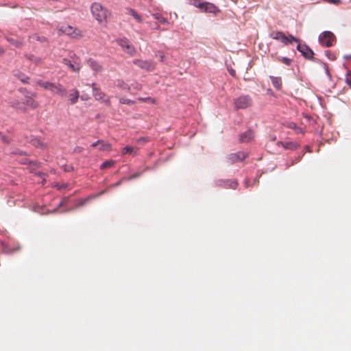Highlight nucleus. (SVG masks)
I'll list each match as a JSON object with an SVG mask.
<instances>
[{"label": "nucleus", "mask_w": 351, "mask_h": 351, "mask_svg": "<svg viewBox=\"0 0 351 351\" xmlns=\"http://www.w3.org/2000/svg\"><path fill=\"white\" fill-rule=\"evenodd\" d=\"M193 2H197V0H192Z\"/></svg>", "instance_id": "nucleus-50"}, {"label": "nucleus", "mask_w": 351, "mask_h": 351, "mask_svg": "<svg viewBox=\"0 0 351 351\" xmlns=\"http://www.w3.org/2000/svg\"><path fill=\"white\" fill-rule=\"evenodd\" d=\"M27 105L31 106L32 108H36L38 107V103L34 100L29 99L27 100Z\"/></svg>", "instance_id": "nucleus-33"}, {"label": "nucleus", "mask_w": 351, "mask_h": 351, "mask_svg": "<svg viewBox=\"0 0 351 351\" xmlns=\"http://www.w3.org/2000/svg\"><path fill=\"white\" fill-rule=\"evenodd\" d=\"M36 84L45 90L51 91L60 97H64L66 93V88L60 83H53L49 81L38 80L36 82Z\"/></svg>", "instance_id": "nucleus-1"}, {"label": "nucleus", "mask_w": 351, "mask_h": 351, "mask_svg": "<svg viewBox=\"0 0 351 351\" xmlns=\"http://www.w3.org/2000/svg\"><path fill=\"white\" fill-rule=\"evenodd\" d=\"M153 16L154 17V19H156V20H158L160 23H162V24H167L169 23V21L168 20L165 18L164 16H162L159 13H155L153 14Z\"/></svg>", "instance_id": "nucleus-27"}, {"label": "nucleus", "mask_w": 351, "mask_h": 351, "mask_svg": "<svg viewBox=\"0 0 351 351\" xmlns=\"http://www.w3.org/2000/svg\"><path fill=\"white\" fill-rule=\"evenodd\" d=\"M62 63L68 66L72 71L75 73H79L82 67L79 62H72L71 60L68 58H64L62 60Z\"/></svg>", "instance_id": "nucleus-12"}, {"label": "nucleus", "mask_w": 351, "mask_h": 351, "mask_svg": "<svg viewBox=\"0 0 351 351\" xmlns=\"http://www.w3.org/2000/svg\"><path fill=\"white\" fill-rule=\"evenodd\" d=\"M29 39L36 40L37 41L43 43L47 41V38L45 36H40L37 34H34L29 37Z\"/></svg>", "instance_id": "nucleus-29"}, {"label": "nucleus", "mask_w": 351, "mask_h": 351, "mask_svg": "<svg viewBox=\"0 0 351 351\" xmlns=\"http://www.w3.org/2000/svg\"><path fill=\"white\" fill-rule=\"evenodd\" d=\"M326 3H332L335 5H339L341 3V0H324Z\"/></svg>", "instance_id": "nucleus-35"}, {"label": "nucleus", "mask_w": 351, "mask_h": 351, "mask_svg": "<svg viewBox=\"0 0 351 351\" xmlns=\"http://www.w3.org/2000/svg\"><path fill=\"white\" fill-rule=\"evenodd\" d=\"M80 98L83 101H87L90 97L88 95L86 94H82L81 96H80Z\"/></svg>", "instance_id": "nucleus-40"}, {"label": "nucleus", "mask_w": 351, "mask_h": 351, "mask_svg": "<svg viewBox=\"0 0 351 351\" xmlns=\"http://www.w3.org/2000/svg\"><path fill=\"white\" fill-rule=\"evenodd\" d=\"M288 37V40H289V43H291L292 42H296V43H299V39H298L297 38L294 37L292 35H289Z\"/></svg>", "instance_id": "nucleus-36"}, {"label": "nucleus", "mask_w": 351, "mask_h": 351, "mask_svg": "<svg viewBox=\"0 0 351 351\" xmlns=\"http://www.w3.org/2000/svg\"><path fill=\"white\" fill-rule=\"evenodd\" d=\"M12 106L16 108H19V109H22L23 108V107L21 105V104L19 102H16V101H13L12 102Z\"/></svg>", "instance_id": "nucleus-38"}, {"label": "nucleus", "mask_w": 351, "mask_h": 351, "mask_svg": "<svg viewBox=\"0 0 351 351\" xmlns=\"http://www.w3.org/2000/svg\"><path fill=\"white\" fill-rule=\"evenodd\" d=\"M320 43L326 47H330L333 45L336 38L333 33L329 31L324 32L319 37Z\"/></svg>", "instance_id": "nucleus-6"}, {"label": "nucleus", "mask_w": 351, "mask_h": 351, "mask_svg": "<svg viewBox=\"0 0 351 351\" xmlns=\"http://www.w3.org/2000/svg\"><path fill=\"white\" fill-rule=\"evenodd\" d=\"M59 35L66 34L72 38L79 39L82 37V32L71 25H63L58 29Z\"/></svg>", "instance_id": "nucleus-3"}, {"label": "nucleus", "mask_w": 351, "mask_h": 351, "mask_svg": "<svg viewBox=\"0 0 351 351\" xmlns=\"http://www.w3.org/2000/svg\"><path fill=\"white\" fill-rule=\"evenodd\" d=\"M346 81L347 84H348V85L349 86V87L351 88V77L348 76V77H346Z\"/></svg>", "instance_id": "nucleus-41"}, {"label": "nucleus", "mask_w": 351, "mask_h": 351, "mask_svg": "<svg viewBox=\"0 0 351 351\" xmlns=\"http://www.w3.org/2000/svg\"><path fill=\"white\" fill-rule=\"evenodd\" d=\"M119 101H120L121 104H128V105H131V104H134V101H132L131 99H125V98H121L119 99Z\"/></svg>", "instance_id": "nucleus-34"}, {"label": "nucleus", "mask_w": 351, "mask_h": 351, "mask_svg": "<svg viewBox=\"0 0 351 351\" xmlns=\"http://www.w3.org/2000/svg\"><path fill=\"white\" fill-rule=\"evenodd\" d=\"M118 45L122 48V49L130 55V56H133L136 54V50L135 47L130 44L129 40L126 38H121L117 40Z\"/></svg>", "instance_id": "nucleus-8"}, {"label": "nucleus", "mask_w": 351, "mask_h": 351, "mask_svg": "<svg viewBox=\"0 0 351 351\" xmlns=\"http://www.w3.org/2000/svg\"><path fill=\"white\" fill-rule=\"evenodd\" d=\"M158 56H159V60L160 62H165V56L162 52H161V51L158 52Z\"/></svg>", "instance_id": "nucleus-37"}, {"label": "nucleus", "mask_w": 351, "mask_h": 351, "mask_svg": "<svg viewBox=\"0 0 351 351\" xmlns=\"http://www.w3.org/2000/svg\"><path fill=\"white\" fill-rule=\"evenodd\" d=\"M278 145H282L286 149H295L298 147V144L292 141H287V142H281L279 141L277 143Z\"/></svg>", "instance_id": "nucleus-19"}, {"label": "nucleus", "mask_w": 351, "mask_h": 351, "mask_svg": "<svg viewBox=\"0 0 351 351\" xmlns=\"http://www.w3.org/2000/svg\"><path fill=\"white\" fill-rule=\"evenodd\" d=\"M270 36L273 39L281 41L285 45L289 44L288 37L282 32H273L271 33Z\"/></svg>", "instance_id": "nucleus-14"}, {"label": "nucleus", "mask_w": 351, "mask_h": 351, "mask_svg": "<svg viewBox=\"0 0 351 351\" xmlns=\"http://www.w3.org/2000/svg\"><path fill=\"white\" fill-rule=\"evenodd\" d=\"M254 131H252V130H248L247 131L240 135L239 140L241 143H248L251 141L254 138Z\"/></svg>", "instance_id": "nucleus-16"}, {"label": "nucleus", "mask_w": 351, "mask_h": 351, "mask_svg": "<svg viewBox=\"0 0 351 351\" xmlns=\"http://www.w3.org/2000/svg\"><path fill=\"white\" fill-rule=\"evenodd\" d=\"M116 85L117 87L126 90H130V87L128 84H127L123 80H118L116 82Z\"/></svg>", "instance_id": "nucleus-26"}, {"label": "nucleus", "mask_w": 351, "mask_h": 351, "mask_svg": "<svg viewBox=\"0 0 351 351\" xmlns=\"http://www.w3.org/2000/svg\"><path fill=\"white\" fill-rule=\"evenodd\" d=\"M21 250V246L17 242L9 243L5 247H4V250L8 253H14L20 251Z\"/></svg>", "instance_id": "nucleus-15"}, {"label": "nucleus", "mask_w": 351, "mask_h": 351, "mask_svg": "<svg viewBox=\"0 0 351 351\" xmlns=\"http://www.w3.org/2000/svg\"><path fill=\"white\" fill-rule=\"evenodd\" d=\"M230 73L231 75L234 76L235 75V71L233 69L230 71Z\"/></svg>", "instance_id": "nucleus-47"}, {"label": "nucleus", "mask_w": 351, "mask_h": 351, "mask_svg": "<svg viewBox=\"0 0 351 351\" xmlns=\"http://www.w3.org/2000/svg\"><path fill=\"white\" fill-rule=\"evenodd\" d=\"M132 62L134 64L136 65L139 68L147 71H152L155 68L154 63L149 60L136 59L134 60Z\"/></svg>", "instance_id": "nucleus-9"}, {"label": "nucleus", "mask_w": 351, "mask_h": 351, "mask_svg": "<svg viewBox=\"0 0 351 351\" xmlns=\"http://www.w3.org/2000/svg\"><path fill=\"white\" fill-rule=\"evenodd\" d=\"M99 143H101V140H99V141H97V142H95V143H93V144L91 145V146H92V147H97V146H99Z\"/></svg>", "instance_id": "nucleus-44"}, {"label": "nucleus", "mask_w": 351, "mask_h": 351, "mask_svg": "<svg viewBox=\"0 0 351 351\" xmlns=\"http://www.w3.org/2000/svg\"><path fill=\"white\" fill-rule=\"evenodd\" d=\"M248 156L247 153L243 152H239L237 153H232L230 154L228 157V161L233 164L238 162L243 161Z\"/></svg>", "instance_id": "nucleus-10"}, {"label": "nucleus", "mask_w": 351, "mask_h": 351, "mask_svg": "<svg viewBox=\"0 0 351 351\" xmlns=\"http://www.w3.org/2000/svg\"><path fill=\"white\" fill-rule=\"evenodd\" d=\"M0 139L3 141H5V137L0 132Z\"/></svg>", "instance_id": "nucleus-45"}, {"label": "nucleus", "mask_w": 351, "mask_h": 351, "mask_svg": "<svg viewBox=\"0 0 351 351\" xmlns=\"http://www.w3.org/2000/svg\"><path fill=\"white\" fill-rule=\"evenodd\" d=\"M219 185L227 189H235L238 186V182L236 180H221Z\"/></svg>", "instance_id": "nucleus-18"}, {"label": "nucleus", "mask_w": 351, "mask_h": 351, "mask_svg": "<svg viewBox=\"0 0 351 351\" xmlns=\"http://www.w3.org/2000/svg\"><path fill=\"white\" fill-rule=\"evenodd\" d=\"M86 63L95 73H100L103 71L102 65L96 60L90 58L86 60Z\"/></svg>", "instance_id": "nucleus-11"}, {"label": "nucleus", "mask_w": 351, "mask_h": 351, "mask_svg": "<svg viewBox=\"0 0 351 351\" xmlns=\"http://www.w3.org/2000/svg\"><path fill=\"white\" fill-rule=\"evenodd\" d=\"M80 97L79 91L76 89H73L72 92L69 95V98L71 104H75L77 102Z\"/></svg>", "instance_id": "nucleus-21"}, {"label": "nucleus", "mask_w": 351, "mask_h": 351, "mask_svg": "<svg viewBox=\"0 0 351 351\" xmlns=\"http://www.w3.org/2000/svg\"><path fill=\"white\" fill-rule=\"evenodd\" d=\"M137 176L136 175H134L132 176V178H136Z\"/></svg>", "instance_id": "nucleus-49"}, {"label": "nucleus", "mask_w": 351, "mask_h": 351, "mask_svg": "<svg viewBox=\"0 0 351 351\" xmlns=\"http://www.w3.org/2000/svg\"><path fill=\"white\" fill-rule=\"evenodd\" d=\"M17 78L21 81L23 84H28L29 83V77L25 75L23 73H19L17 75Z\"/></svg>", "instance_id": "nucleus-28"}, {"label": "nucleus", "mask_w": 351, "mask_h": 351, "mask_svg": "<svg viewBox=\"0 0 351 351\" xmlns=\"http://www.w3.org/2000/svg\"><path fill=\"white\" fill-rule=\"evenodd\" d=\"M147 142V139L145 138H141L138 140V143H145Z\"/></svg>", "instance_id": "nucleus-42"}, {"label": "nucleus", "mask_w": 351, "mask_h": 351, "mask_svg": "<svg viewBox=\"0 0 351 351\" xmlns=\"http://www.w3.org/2000/svg\"><path fill=\"white\" fill-rule=\"evenodd\" d=\"M278 60L279 62H281L284 64H285L286 65H290L291 63L292 62V60H291L290 58H278Z\"/></svg>", "instance_id": "nucleus-31"}, {"label": "nucleus", "mask_w": 351, "mask_h": 351, "mask_svg": "<svg viewBox=\"0 0 351 351\" xmlns=\"http://www.w3.org/2000/svg\"><path fill=\"white\" fill-rule=\"evenodd\" d=\"M130 154L134 156H136L138 154V149L136 147H130V146H126L123 149L122 154Z\"/></svg>", "instance_id": "nucleus-23"}, {"label": "nucleus", "mask_w": 351, "mask_h": 351, "mask_svg": "<svg viewBox=\"0 0 351 351\" xmlns=\"http://www.w3.org/2000/svg\"><path fill=\"white\" fill-rule=\"evenodd\" d=\"M56 186L57 187V189H58V190H61V189H62L66 188V187L67 186V184H57L56 185Z\"/></svg>", "instance_id": "nucleus-39"}, {"label": "nucleus", "mask_w": 351, "mask_h": 351, "mask_svg": "<svg viewBox=\"0 0 351 351\" xmlns=\"http://www.w3.org/2000/svg\"><path fill=\"white\" fill-rule=\"evenodd\" d=\"M91 86L93 88V95L95 99L98 101H101L108 106H110L111 104L110 97L107 96L104 93H103L100 88L97 87L95 83H93Z\"/></svg>", "instance_id": "nucleus-5"}, {"label": "nucleus", "mask_w": 351, "mask_h": 351, "mask_svg": "<svg viewBox=\"0 0 351 351\" xmlns=\"http://www.w3.org/2000/svg\"><path fill=\"white\" fill-rule=\"evenodd\" d=\"M252 99L248 95H241L234 99V107L237 110L246 109L252 105Z\"/></svg>", "instance_id": "nucleus-4"}, {"label": "nucleus", "mask_w": 351, "mask_h": 351, "mask_svg": "<svg viewBox=\"0 0 351 351\" xmlns=\"http://www.w3.org/2000/svg\"><path fill=\"white\" fill-rule=\"evenodd\" d=\"M127 14L131 15L136 20V22L139 23L143 22L142 16L134 9L128 8Z\"/></svg>", "instance_id": "nucleus-20"}, {"label": "nucleus", "mask_w": 351, "mask_h": 351, "mask_svg": "<svg viewBox=\"0 0 351 351\" xmlns=\"http://www.w3.org/2000/svg\"><path fill=\"white\" fill-rule=\"evenodd\" d=\"M297 49L305 58L310 60L313 59L314 53L307 45L299 44Z\"/></svg>", "instance_id": "nucleus-13"}, {"label": "nucleus", "mask_w": 351, "mask_h": 351, "mask_svg": "<svg viewBox=\"0 0 351 351\" xmlns=\"http://www.w3.org/2000/svg\"><path fill=\"white\" fill-rule=\"evenodd\" d=\"M114 164L113 160H106L101 165V169H107L112 167Z\"/></svg>", "instance_id": "nucleus-30"}, {"label": "nucleus", "mask_w": 351, "mask_h": 351, "mask_svg": "<svg viewBox=\"0 0 351 351\" xmlns=\"http://www.w3.org/2000/svg\"><path fill=\"white\" fill-rule=\"evenodd\" d=\"M31 143L36 147H43V143L38 138H33L31 140Z\"/></svg>", "instance_id": "nucleus-32"}, {"label": "nucleus", "mask_w": 351, "mask_h": 351, "mask_svg": "<svg viewBox=\"0 0 351 351\" xmlns=\"http://www.w3.org/2000/svg\"><path fill=\"white\" fill-rule=\"evenodd\" d=\"M5 53V50L0 47V55H2Z\"/></svg>", "instance_id": "nucleus-46"}, {"label": "nucleus", "mask_w": 351, "mask_h": 351, "mask_svg": "<svg viewBox=\"0 0 351 351\" xmlns=\"http://www.w3.org/2000/svg\"><path fill=\"white\" fill-rule=\"evenodd\" d=\"M6 39L10 44L13 45L16 47L21 48L23 45V43L21 40H16L13 38H9V37L6 38Z\"/></svg>", "instance_id": "nucleus-24"}, {"label": "nucleus", "mask_w": 351, "mask_h": 351, "mask_svg": "<svg viewBox=\"0 0 351 351\" xmlns=\"http://www.w3.org/2000/svg\"><path fill=\"white\" fill-rule=\"evenodd\" d=\"M25 56L27 60L31 61L36 66H40L43 63L42 58L36 56L34 54H25Z\"/></svg>", "instance_id": "nucleus-17"}, {"label": "nucleus", "mask_w": 351, "mask_h": 351, "mask_svg": "<svg viewBox=\"0 0 351 351\" xmlns=\"http://www.w3.org/2000/svg\"><path fill=\"white\" fill-rule=\"evenodd\" d=\"M91 12L99 23L106 21L108 16V10L97 2L92 4Z\"/></svg>", "instance_id": "nucleus-2"}, {"label": "nucleus", "mask_w": 351, "mask_h": 351, "mask_svg": "<svg viewBox=\"0 0 351 351\" xmlns=\"http://www.w3.org/2000/svg\"><path fill=\"white\" fill-rule=\"evenodd\" d=\"M99 146V149L101 151H110L112 149V146L110 143H106L101 140Z\"/></svg>", "instance_id": "nucleus-25"}, {"label": "nucleus", "mask_w": 351, "mask_h": 351, "mask_svg": "<svg viewBox=\"0 0 351 351\" xmlns=\"http://www.w3.org/2000/svg\"><path fill=\"white\" fill-rule=\"evenodd\" d=\"M138 99L140 101H152V102L154 101V100L152 99L150 97H148V98H139Z\"/></svg>", "instance_id": "nucleus-43"}, {"label": "nucleus", "mask_w": 351, "mask_h": 351, "mask_svg": "<svg viewBox=\"0 0 351 351\" xmlns=\"http://www.w3.org/2000/svg\"><path fill=\"white\" fill-rule=\"evenodd\" d=\"M191 4L204 12L215 14L219 11L217 8L214 4L208 2H192Z\"/></svg>", "instance_id": "nucleus-7"}, {"label": "nucleus", "mask_w": 351, "mask_h": 351, "mask_svg": "<svg viewBox=\"0 0 351 351\" xmlns=\"http://www.w3.org/2000/svg\"><path fill=\"white\" fill-rule=\"evenodd\" d=\"M154 28H155L156 29H159L160 26L156 24L155 26L154 27Z\"/></svg>", "instance_id": "nucleus-48"}, {"label": "nucleus", "mask_w": 351, "mask_h": 351, "mask_svg": "<svg viewBox=\"0 0 351 351\" xmlns=\"http://www.w3.org/2000/svg\"><path fill=\"white\" fill-rule=\"evenodd\" d=\"M270 79L274 87L278 90L281 89L282 84L281 77L270 76Z\"/></svg>", "instance_id": "nucleus-22"}]
</instances>
